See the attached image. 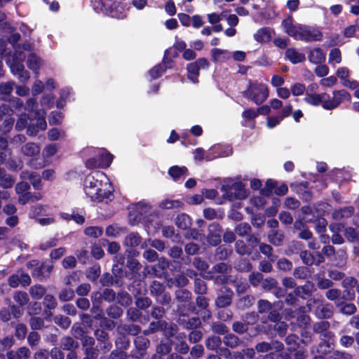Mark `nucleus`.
Segmentation results:
<instances>
[{
    "label": "nucleus",
    "instance_id": "1",
    "mask_svg": "<svg viewBox=\"0 0 359 359\" xmlns=\"http://www.w3.org/2000/svg\"><path fill=\"white\" fill-rule=\"evenodd\" d=\"M293 21V18L290 15L281 22L284 32L288 36L306 42L322 40L323 36L320 30L305 25L294 24Z\"/></svg>",
    "mask_w": 359,
    "mask_h": 359
},
{
    "label": "nucleus",
    "instance_id": "2",
    "mask_svg": "<svg viewBox=\"0 0 359 359\" xmlns=\"http://www.w3.org/2000/svg\"><path fill=\"white\" fill-rule=\"evenodd\" d=\"M26 266L31 270V275L34 279L39 282H46L50 278L54 269V264L48 259L40 262L39 259H32L27 262Z\"/></svg>",
    "mask_w": 359,
    "mask_h": 359
},
{
    "label": "nucleus",
    "instance_id": "3",
    "mask_svg": "<svg viewBox=\"0 0 359 359\" xmlns=\"http://www.w3.org/2000/svg\"><path fill=\"white\" fill-rule=\"evenodd\" d=\"M242 94L244 97L250 99L256 104L259 105L268 98L269 89L266 84L250 79L246 90Z\"/></svg>",
    "mask_w": 359,
    "mask_h": 359
},
{
    "label": "nucleus",
    "instance_id": "4",
    "mask_svg": "<svg viewBox=\"0 0 359 359\" xmlns=\"http://www.w3.org/2000/svg\"><path fill=\"white\" fill-rule=\"evenodd\" d=\"M103 175V172H95L88 175L83 182L84 191L87 196L90 197L92 201H100L102 199L97 196V193L101 191L102 187V180L98 178Z\"/></svg>",
    "mask_w": 359,
    "mask_h": 359
},
{
    "label": "nucleus",
    "instance_id": "5",
    "mask_svg": "<svg viewBox=\"0 0 359 359\" xmlns=\"http://www.w3.org/2000/svg\"><path fill=\"white\" fill-rule=\"evenodd\" d=\"M157 263L154 264L146 265L143 269V277L149 276L151 277L167 278L170 274L168 271L170 269L171 262L168 259L162 257L158 259Z\"/></svg>",
    "mask_w": 359,
    "mask_h": 359
},
{
    "label": "nucleus",
    "instance_id": "6",
    "mask_svg": "<svg viewBox=\"0 0 359 359\" xmlns=\"http://www.w3.org/2000/svg\"><path fill=\"white\" fill-rule=\"evenodd\" d=\"M101 10L106 15L124 19L127 15L126 5L118 0H100Z\"/></svg>",
    "mask_w": 359,
    "mask_h": 359
},
{
    "label": "nucleus",
    "instance_id": "7",
    "mask_svg": "<svg viewBox=\"0 0 359 359\" xmlns=\"http://www.w3.org/2000/svg\"><path fill=\"white\" fill-rule=\"evenodd\" d=\"M327 297L335 302L337 306L339 307L340 311L346 315H352L356 311V307L353 304L346 303V300H351L354 298V293H326Z\"/></svg>",
    "mask_w": 359,
    "mask_h": 359
},
{
    "label": "nucleus",
    "instance_id": "8",
    "mask_svg": "<svg viewBox=\"0 0 359 359\" xmlns=\"http://www.w3.org/2000/svg\"><path fill=\"white\" fill-rule=\"evenodd\" d=\"M124 283L125 281L123 280V277L114 271H111V273L109 272H104L100 275L95 286L99 288L105 287L106 288L103 292H114L112 289H109L108 287H121L124 285Z\"/></svg>",
    "mask_w": 359,
    "mask_h": 359
},
{
    "label": "nucleus",
    "instance_id": "9",
    "mask_svg": "<svg viewBox=\"0 0 359 359\" xmlns=\"http://www.w3.org/2000/svg\"><path fill=\"white\" fill-rule=\"evenodd\" d=\"M222 190L224 191V196L230 201L236 199H245L248 196V191L245 188V184L242 182H233L230 185L222 186Z\"/></svg>",
    "mask_w": 359,
    "mask_h": 359
},
{
    "label": "nucleus",
    "instance_id": "10",
    "mask_svg": "<svg viewBox=\"0 0 359 359\" xmlns=\"http://www.w3.org/2000/svg\"><path fill=\"white\" fill-rule=\"evenodd\" d=\"M210 62L205 57H201L187 65V78L193 83H198L201 69H208Z\"/></svg>",
    "mask_w": 359,
    "mask_h": 359
},
{
    "label": "nucleus",
    "instance_id": "11",
    "mask_svg": "<svg viewBox=\"0 0 359 359\" xmlns=\"http://www.w3.org/2000/svg\"><path fill=\"white\" fill-rule=\"evenodd\" d=\"M29 125L27 128V134L29 136H36L40 130L46 129L47 123L43 116H40V112L36 111L34 116L29 118Z\"/></svg>",
    "mask_w": 359,
    "mask_h": 359
},
{
    "label": "nucleus",
    "instance_id": "12",
    "mask_svg": "<svg viewBox=\"0 0 359 359\" xmlns=\"http://www.w3.org/2000/svg\"><path fill=\"white\" fill-rule=\"evenodd\" d=\"M31 282L30 276L22 269H18L15 273L11 275L8 278V285L13 288L20 286L25 289L31 284Z\"/></svg>",
    "mask_w": 359,
    "mask_h": 359
},
{
    "label": "nucleus",
    "instance_id": "13",
    "mask_svg": "<svg viewBox=\"0 0 359 359\" xmlns=\"http://www.w3.org/2000/svg\"><path fill=\"white\" fill-rule=\"evenodd\" d=\"M351 99L350 93L346 90H334L333 97L329 99L323 104V108L326 110H332L337 108L344 100L349 101Z\"/></svg>",
    "mask_w": 359,
    "mask_h": 359
},
{
    "label": "nucleus",
    "instance_id": "14",
    "mask_svg": "<svg viewBox=\"0 0 359 359\" xmlns=\"http://www.w3.org/2000/svg\"><path fill=\"white\" fill-rule=\"evenodd\" d=\"M222 226L218 222H212L208 227L205 240L210 246H218L222 241Z\"/></svg>",
    "mask_w": 359,
    "mask_h": 359
},
{
    "label": "nucleus",
    "instance_id": "15",
    "mask_svg": "<svg viewBox=\"0 0 359 359\" xmlns=\"http://www.w3.org/2000/svg\"><path fill=\"white\" fill-rule=\"evenodd\" d=\"M126 266L128 269V271L123 270V279L126 278L131 280L137 276H141L140 272L142 264L136 259H127Z\"/></svg>",
    "mask_w": 359,
    "mask_h": 359
},
{
    "label": "nucleus",
    "instance_id": "16",
    "mask_svg": "<svg viewBox=\"0 0 359 359\" xmlns=\"http://www.w3.org/2000/svg\"><path fill=\"white\" fill-rule=\"evenodd\" d=\"M313 330L325 339H331L334 337V332L330 331V324L328 321L320 320L313 324Z\"/></svg>",
    "mask_w": 359,
    "mask_h": 359
},
{
    "label": "nucleus",
    "instance_id": "17",
    "mask_svg": "<svg viewBox=\"0 0 359 359\" xmlns=\"http://www.w3.org/2000/svg\"><path fill=\"white\" fill-rule=\"evenodd\" d=\"M329 99V94L327 93H323L320 94L317 93H311L309 91H306V96L304 98V100L306 103L312 105V106H318L324 104L326 100Z\"/></svg>",
    "mask_w": 359,
    "mask_h": 359
},
{
    "label": "nucleus",
    "instance_id": "18",
    "mask_svg": "<svg viewBox=\"0 0 359 359\" xmlns=\"http://www.w3.org/2000/svg\"><path fill=\"white\" fill-rule=\"evenodd\" d=\"M177 323L180 325L182 326L187 330L196 329L201 325V322L199 318L192 317L189 318L186 314H182L179 316Z\"/></svg>",
    "mask_w": 359,
    "mask_h": 359
},
{
    "label": "nucleus",
    "instance_id": "19",
    "mask_svg": "<svg viewBox=\"0 0 359 359\" xmlns=\"http://www.w3.org/2000/svg\"><path fill=\"white\" fill-rule=\"evenodd\" d=\"M309 183L307 182H302L298 184L291 183L290 187L294 189L297 193L301 194V199L304 202H309L312 199L313 194L311 191L307 190Z\"/></svg>",
    "mask_w": 359,
    "mask_h": 359
},
{
    "label": "nucleus",
    "instance_id": "20",
    "mask_svg": "<svg viewBox=\"0 0 359 359\" xmlns=\"http://www.w3.org/2000/svg\"><path fill=\"white\" fill-rule=\"evenodd\" d=\"M283 285L285 289H294L293 292H309V286H313L310 281H307L304 285L297 287L295 280L292 277H285L282 280Z\"/></svg>",
    "mask_w": 359,
    "mask_h": 359
},
{
    "label": "nucleus",
    "instance_id": "21",
    "mask_svg": "<svg viewBox=\"0 0 359 359\" xmlns=\"http://www.w3.org/2000/svg\"><path fill=\"white\" fill-rule=\"evenodd\" d=\"M285 238V234L281 230L271 229L267 233L268 241L276 247L282 246Z\"/></svg>",
    "mask_w": 359,
    "mask_h": 359
},
{
    "label": "nucleus",
    "instance_id": "22",
    "mask_svg": "<svg viewBox=\"0 0 359 359\" xmlns=\"http://www.w3.org/2000/svg\"><path fill=\"white\" fill-rule=\"evenodd\" d=\"M32 352L27 346H21L15 350L7 351L6 357L8 359H29L31 357Z\"/></svg>",
    "mask_w": 359,
    "mask_h": 359
},
{
    "label": "nucleus",
    "instance_id": "23",
    "mask_svg": "<svg viewBox=\"0 0 359 359\" xmlns=\"http://www.w3.org/2000/svg\"><path fill=\"white\" fill-rule=\"evenodd\" d=\"M141 331V327L137 325L120 324L117 326L116 332L118 335H137Z\"/></svg>",
    "mask_w": 359,
    "mask_h": 359
},
{
    "label": "nucleus",
    "instance_id": "24",
    "mask_svg": "<svg viewBox=\"0 0 359 359\" xmlns=\"http://www.w3.org/2000/svg\"><path fill=\"white\" fill-rule=\"evenodd\" d=\"M186 334L183 332L179 333L175 337V349L180 354H187L189 351V346L185 341Z\"/></svg>",
    "mask_w": 359,
    "mask_h": 359
},
{
    "label": "nucleus",
    "instance_id": "25",
    "mask_svg": "<svg viewBox=\"0 0 359 359\" xmlns=\"http://www.w3.org/2000/svg\"><path fill=\"white\" fill-rule=\"evenodd\" d=\"M286 57L294 65L303 62L306 60L305 55L299 53L294 48H289L285 51Z\"/></svg>",
    "mask_w": 359,
    "mask_h": 359
},
{
    "label": "nucleus",
    "instance_id": "26",
    "mask_svg": "<svg viewBox=\"0 0 359 359\" xmlns=\"http://www.w3.org/2000/svg\"><path fill=\"white\" fill-rule=\"evenodd\" d=\"M101 273V267L98 263L93 264L86 271V278L95 285L97 284Z\"/></svg>",
    "mask_w": 359,
    "mask_h": 359
},
{
    "label": "nucleus",
    "instance_id": "27",
    "mask_svg": "<svg viewBox=\"0 0 359 359\" xmlns=\"http://www.w3.org/2000/svg\"><path fill=\"white\" fill-rule=\"evenodd\" d=\"M79 346V342L70 336H65L60 339V347L63 351H75Z\"/></svg>",
    "mask_w": 359,
    "mask_h": 359
},
{
    "label": "nucleus",
    "instance_id": "28",
    "mask_svg": "<svg viewBox=\"0 0 359 359\" xmlns=\"http://www.w3.org/2000/svg\"><path fill=\"white\" fill-rule=\"evenodd\" d=\"M142 238L137 232H130L124 238L123 245L128 248H136L142 243Z\"/></svg>",
    "mask_w": 359,
    "mask_h": 359
},
{
    "label": "nucleus",
    "instance_id": "29",
    "mask_svg": "<svg viewBox=\"0 0 359 359\" xmlns=\"http://www.w3.org/2000/svg\"><path fill=\"white\" fill-rule=\"evenodd\" d=\"M79 283V271H74L65 278V283L67 288H65L62 292H74V287H77Z\"/></svg>",
    "mask_w": 359,
    "mask_h": 359
},
{
    "label": "nucleus",
    "instance_id": "30",
    "mask_svg": "<svg viewBox=\"0 0 359 359\" xmlns=\"http://www.w3.org/2000/svg\"><path fill=\"white\" fill-rule=\"evenodd\" d=\"M222 342L230 348H236L243 344V341L238 337L229 332L224 336Z\"/></svg>",
    "mask_w": 359,
    "mask_h": 359
},
{
    "label": "nucleus",
    "instance_id": "31",
    "mask_svg": "<svg viewBox=\"0 0 359 359\" xmlns=\"http://www.w3.org/2000/svg\"><path fill=\"white\" fill-rule=\"evenodd\" d=\"M130 283H126L124 285L128 286L130 292H147L145 282L140 278H134Z\"/></svg>",
    "mask_w": 359,
    "mask_h": 359
},
{
    "label": "nucleus",
    "instance_id": "32",
    "mask_svg": "<svg viewBox=\"0 0 359 359\" xmlns=\"http://www.w3.org/2000/svg\"><path fill=\"white\" fill-rule=\"evenodd\" d=\"M254 39L258 43L269 42L271 39V34L269 27H262L259 29L254 34Z\"/></svg>",
    "mask_w": 359,
    "mask_h": 359
},
{
    "label": "nucleus",
    "instance_id": "33",
    "mask_svg": "<svg viewBox=\"0 0 359 359\" xmlns=\"http://www.w3.org/2000/svg\"><path fill=\"white\" fill-rule=\"evenodd\" d=\"M14 81L2 82L0 83V98L4 100H10L13 90Z\"/></svg>",
    "mask_w": 359,
    "mask_h": 359
},
{
    "label": "nucleus",
    "instance_id": "34",
    "mask_svg": "<svg viewBox=\"0 0 359 359\" xmlns=\"http://www.w3.org/2000/svg\"><path fill=\"white\" fill-rule=\"evenodd\" d=\"M126 257L124 255L118 254L114 259V264L111 267V271H114L119 275L123 277V270L125 265Z\"/></svg>",
    "mask_w": 359,
    "mask_h": 359
},
{
    "label": "nucleus",
    "instance_id": "35",
    "mask_svg": "<svg viewBox=\"0 0 359 359\" xmlns=\"http://www.w3.org/2000/svg\"><path fill=\"white\" fill-rule=\"evenodd\" d=\"M168 173L174 181H178L181 177L188 175V169L185 166L173 165L169 168Z\"/></svg>",
    "mask_w": 359,
    "mask_h": 359
},
{
    "label": "nucleus",
    "instance_id": "36",
    "mask_svg": "<svg viewBox=\"0 0 359 359\" xmlns=\"http://www.w3.org/2000/svg\"><path fill=\"white\" fill-rule=\"evenodd\" d=\"M184 203L183 201L179 199H165L162 201L159 204V208L161 209H182L183 208Z\"/></svg>",
    "mask_w": 359,
    "mask_h": 359
},
{
    "label": "nucleus",
    "instance_id": "37",
    "mask_svg": "<svg viewBox=\"0 0 359 359\" xmlns=\"http://www.w3.org/2000/svg\"><path fill=\"white\" fill-rule=\"evenodd\" d=\"M309 60L313 64H320L325 60V56L320 48H315L310 51L309 56Z\"/></svg>",
    "mask_w": 359,
    "mask_h": 359
},
{
    "label": "nucleus",
    "instance_id": "38",
    "mask_svg": "<svg viewBox=\"0 0 359 359\" xmlns=\"http://www.w3.org/2000/svg\"><path fill=\"white\" fill-rule=\"evenodd\" d=\"M27 65L29 69L32 70L37 75L41 66V60L36 53H30L27 57Z\"/></svg>",
    "mask_w": 359,
    "mask_h": 359
},
{
    "label": "nucleus",
    "instance_id": "39",
    "mask_svg": "<svg viewBox=\"0 0 359 359\" xmlns=\"http://www.w3.org/2000/svg\"><path fill=\"white\" fill-rule=\"evenodd\" d=\"M330 339H323L316 346V352L318 354L326 355L331 353L334 344L329 341Z\"/></svg>",
    "mask_w": 359,
    "mask_h": 359
},
{
    "label": "nucleus",
    "instance_id": "40",
    "mask_svg": "<svg viewBox=\"0 0 359 359\" xmlns=\"http://www.w3.org/2000/svg\"><path fill=\"white\" fill-rule=\"evenodd\" d=\"M278 182L273 179H267L265 182L264 187L260 189V195L262 196L271 197L277 187Z\"/></svg>",
    "mask_w": 359,
    "mask_h": 359
},
{
    "label": "nucleus",
    "instance_id": "41",
    "mask_svg": "<svg viewBox=\"0 0 359 359\" xmlns=\"http://www.w3.org/2000/svg\"><path fill=\"white\" fill-rule=\"evenodd\" d=\"M175 224L178 228L182 230H186L190 228L191 225V219L188 215L181 213L177 216Z\"/></svg>",
    "mask_w": 359,
    "mask_h": 359
},
{
    "label": "nucleus",
    "instance_id": "42",
    "mask_svg": "<svg viewBox=\"0 0 359 359\" xmlns=\"http://www.w3.org/2000/svg\"><path fill=\"white\" fill-rule=\"evenodd\" d=\"M33 111H31L28 114H23L20 116V117L18 118L17 122L15 123V129L18 131H21L24 130L25 128H27L29 125V121L30 120L29 118H32V116H34Z\"/></svg>",
    "mask_w": 359,
    "mask_h": 359
},
{
    "label": "nucleus",
    "instance_id": "43",
    "mask_svg": "<svg viewBox=\"0 0 359 359\" xmlns=\"http://www.w3.org/2000/svg\"><path fill=\"white\" fill-rule=\"evenodd\" d=\"M355 208L352 205L346 206L335 210L334 212V217L335 219L349 218L353 215Z\"/></svg>",
    "mask_w": 359,
    "mask_h": 359
},
{
    "label": "nucleus",
    "instance_id": "44",
    "mask_svg": "<svg viewBox=\"0 0 359 359\" xmlns=\"http://www.w3.org/2000/svg\"><path fill=\"white\" fill-rule=\"evenodd\" d=\"M22 153L27 156H34L39 154V147L33 142H28L22 146L21 149Z\"/></svg>",
    "mask_w": 359,
    "mask_h": 359
},
{
    "label": "nucleus",
    "instance_id": "45",
    "mask_svg": "<svg viewBox=\"0 0 359 359\" xmlns=\"http://www.w3.org/2000/svg\"><path fill=\"white\" fill-rule=\"evenodd\" d=\"M97 156L100 168H107L109 167L114 159V156L109 152H102Z\"/></svg>",
    "mask_w": 359,
    "mask_h": 359
},
{
    "label": "nucleus",
    "instance_id": "46",
    "mask_svg": "<svg viewBox=\"0 0 359 359\" xmlns=\"http://www.w3.org/2000/svg\"><path fill=\"white\" fill-rule=\"evenodd\" d=\"M235 233L241 237L246 238L252 233V227L247 222H241L238 224L235 228Z\"/></svg>",
    "mask_w": 359,
    "mask_h": 359
},
{
    "label": "nucleus",
    "instance_id": "47",
    "mask_svg": "<svg viewBox=\"0 0 359 359\" xmlns=\"http://www.w3.org/2000/svg\"><path fill=\"white\" fill-rule=\"evenodd\" d=\"M135 347L142 351L140 355H144V351L149 346L150 341L145 336H137L134 341Z\"/></svg>",
    "mask_w": 359,
    "mask_h": 359
},
{
    "label": "nucleus",
    "instance_id": "48",
    "mask_svg": "<svg viewBox=\"0 0 359 359\" xmlns=\"http://www.w3.org/2000/svg\"><path fill=\"white\" fill-rule=\"evenodd\" d=\"M116 293H95V295L92 297L93 307L97 308L102 299L108 301H111L115 299Z\"/></svg>",
    "mask_w": 359,
    "mask_h": 359
},
{
    "label": "nucleus",
    "instance_id": "49",
    "mask_svg": "<svg viewBox=\"0 0 359 359\" xmlns=\"http://www.w3.org/2000/svg\"><path fill=\"white\" fill-rule=\"evenodd\" d=\"M60 216L66 221L74 220L78 224H83L85 222V217L79 213H75L74 211L72 214L61 212Z\"/></svg>",
    "mask_w": 359,
    "mask_h": 359
},
{
    "label": "nucleus",
    "instance_id": "50",
    "mask_svg": "<svg viewBox=\"0 0 359 359\" xmlns=\"http://www.w3.org/2000/svg\"><path fill=\"white\" fill-rule=\"evenodd\" d=\"M235 269L241 272H248L252 269V265L247 258H241L236 263Z\"/></svg>",
    "mask_w": 359,
    "mask_h": 359
},
{
    "label": "nucleus",
    "instance_id": "51",
    "mask_svg": "<svg viewBox=\"0 0 359 359\" xmlns=\"http://www.w3.org/2000/svg\"><path fill=\"white\" fill-rule=\"evenodd\" d=\"M358 284V279L352 276H347L342 280L344 292H354L353 289L357 288Z\"/></svg>",
    "mask_w": 359,
    "mask_h": 359
},
{
    "label": "nucleus",
    "instance_id": "52",
    "mask_svg": "<svg viewBox=\"0 0 359 359\" xmlns=\"http://www.w3.org/2000/svg\"><path fill=\"white\" fill-rule=\"evenodd\" d=\"M299 337L294 334H290L285 338V343L288 346L290 352L295 351L299 347Z\"/></svg>",
    "mask_w": 359,
    "mask_h": 359
},
{
    "label": "nucleus",
    "instance_id": "53",
    "mask_svg": "<svg viewBox=\"0 0 359 359\" xmlns=\"http://www.w3.org/2000/svg\"><path fill=\"white\" fill-rule=\"evenodd\" d=\"M316 314L319 318L325 319L331 318L333 312L328 306L319 304L316 309Z\"/></svg>",
    "mask_w": 359,
    "mask_h": 359
},
{
    "label": "nucleus",
    "instance_id": "54",
    "mask_svg": "<svg viewBox=\"0 0 359 359\" xmlns=\"http://www.w3.org/2000/svg\"><path fill=\"white\" fill-rule=\"evenodd\" d=\"M273 248L271 247V245L266 244V243H260V245L259 246V252H260L262 255L267 257V258L271 262H274L276 258V256L273 255Z\"/></svg>",
    "mask_w": 359,
    "mask_h": 359
},
{
    "label": "nucleus",
    "instance_id": "55",
    "mask_svg": "<svg viewBox=\"0 0 359 359\" xmlns=\"http://www.w3.org/2000/svg\"><path fill=\"white\" fill-rule=\"evenodd\" d=\"M6 167L13 172H19L23 168V163L20 159L9 158L6 162Z\"/></svg>",
    "mask_w": 359,
    "mask_h": 359
},
{
    "label": "nucleus",
    "instance_id": "56",
    "mask_svg": "<svg viewBox=\"0 0 359 359\" xmlns=\"http://www.w3.org/2000/svg\"><path fill=\"white\" fill-rule=\"evenodd\" d=\"M235 250L236 253L240 255H252L250 248L243 240H237L235 243Z\"/></svg>",
    "mask_w": 359,
    "mask_h": 359
},
{
    "label": "nucleus",
    "instance_id": "57",
    "mask_svg": "<svg viewBox=\"0 0 359 359\" xmlns=\"http://www.w3.org/2000/svg\"><path fill=\"white\" fill-rule=\"evenodd\" d=\"M222 341L219 337L211 336L206 339L205 344L208 349L215 351L220 346Z\"/></svg>",
    "mask_w": 359,
    "mask_h": 359
},
{
    "label": "nucleus",
    "instance_id": "58",
    "mask_svg": "<svg viewBox=\"0 0 359 359\" xmlns=\"http://www.w3.org/2000/svg\"><path fill=\"white\" fill-rule=\"evenodd\" d=\"M128 218L130 223L132 225H135L140 222L142 219V213L138 210V205H136V208L129 211Z\"/></svg>",
    "mask_w": 359,
    "mask_h": 359
},
{
    "label": "nucleus",
    "instance_id": "59",
    "mask_svg": "<svg viewBox=\"0 0 359 359\" xmlns=\"http://www.w3.org/2000/svg\"><path fill=\"white\" fill-rule=\"evenodd\" d=\"M246 242L248 243V246L250 248V250L252 254L255 251L258 253L257 250V247L259 248L260 245V239L256 236L255 234H251L250 236L246 238Z\"/></svg>",
    "mask_w": 359,
    "mask_h": 359
},
{
    "label": "nucleus",
    "instance_id": "60",
    "mask_svg": "<svg viewBox=\"0 0 359 359\" xmlns=\"http://www.w3.org/2000/svg\"><path fill=\"white\" fill-rule=\"evenodd\" d=\"M84 233L91 238H97L103 233V229L100 226H88L84 229Z\"/></svg>",
    "mask_w": 359,
    "mask_h": 359
},
{
    "label": "nucleus",
    "instance_id": "61",
    "mask_svg": "<svg viewBox=\"0 0 359 359\" xmlns=\"http://www.w3.org/2000/svg\"><path fill=\"white\" fill-rule=\"evenodd\" d=\"M41 176L36 172H32L29 176V180L32 187L36 190H41L43 187Z\"/></svg>",
    "mask_w": 359,
    "mask_h": 359
},
{
    "label": "nucleus",
    "instance_id": "62",
    "mask_svg": "<svg viewBox=\"0 0 359 359\" xmlns=\"http://www.w3.org/2000/svg\"><path fill=\"white\" fill-rule=\"evenodd\" d=\"M54 323L63 329H67L71 325V320L69 317L58 315L53 318Z\"/></svg>",
    "mask_w": 359,
    "mask_h": 359
},
{
    "label": "nucleus",
    "instance_id": "63",
    "mask_svg": "<svg viewBox=\"0 0 359 359\" xmlns=\"http://www.w3.org/2000/svg\"><path fill=\"white\" fill-rule=\"evenodd\" d=\"M164 72H165L162 66L160 64H157L148 72L150 76V81L160 78Z\"/></svg>",
    "mask_w": 359,
    "mask_h": 359
},
{
    "label": "nucleus",
    "instance_id": "64",
    "mask_svg": "<svg viewBox=\"0 0 359 359\" xmlns=\"http://www.w3.org/2000/svg\"><path fill=\"white\" fill-rule=\"evenodd\" d=\"M115 344L117 348L126 351L130 346V339L124 334L118 335L115 341Z\"/></svg>",
    "mask_w": 359,
    "mask_h": 359
}]
</instances>
